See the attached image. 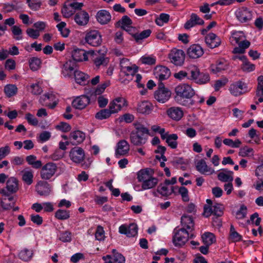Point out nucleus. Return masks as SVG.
<instances>
[{"mask_svg": "<svg viewBox=\"0 0 263 263\" xmlns=\"http://www.w3.org/2000/svg\"><path fill=\"white\" fill-rule=\"evenodd\" d=\"M246 39L244 33L242 31H234L232 32L230 37V42L233 45L238 44L242 40Z\"/></svg>", "mask_w": 263, "mask_h": 263, "instance_id": "e433bc0d", "label": "nucleus"}, {"mask_svg": "<svg viewBox=\"0 0 263 263\" xmlns=\"http://www.w3.org/2000/svg\"><path fill=\"white\" fill-rule=\"evenodd\" d=\"M140 62L145 65H153L155 64L156 59L154 56H142L140 60Z\"/></svg>", "mask_w": 263, "mask_h": 263, "instance_id": "13d9d810", "label": "nucleus"}, {"mask_svg": "<svg viewBox=\"0 0 263 263\" xmlns=\"http://www.w3.org/2000/svg\"><path fill=\"white\" fill-rule=\"evenodd\" d=\"M33 172L30 170H24L22 172V180L27 185H30L33 182Z\"/></svg>", "mask_w": 263, "mask_h": 263, "instance_id": "c03bdc74", "label": "nucleus"}, {"mask_svg": "<svg viewBox=\"0 0 263 263\" xmlns=\"http://www.w3.org/2000/svg\"><path fill=\"white\" fill-rule=\"evenodd\" d=\"M85 134L80 130L73 131L70 135V139L73 145L82 143L85 140Z\"/></svg>", "mask_w": 263, "mask_h": 263, "instance_id": "c85d7f7f", "label": "nucleus"}, {"mask_svg": "<svg viewBox=\"0 0 263 263\" xmlns=\"http://www.w3.org/2000/svg\"><path fill=\"white\" fill-rule=\"evenodd\" d=\"M170 18V15L166 13L160 14L159 17L157 18L155 20V22L157 25L162 26L164 23H166L168 22Z\"/></svg>", "mask_w": 263, "mask_h": 263, "instance_id": "0e129e2a", "label": "nucleus"}, {"mask_svg": "<svg viewBox=\"0 0 263 263\" xmlns=\"http://www.w3.org/2000/svg\"><path fill=\"white\" fill-rule=\"evenodd\" d=\"M127 105V101L124 98L118 97L110 103L109 108L112 114H115L119 112L123 107Z\"/></svg>", "mask_w": 263, "mask_h": 263, "instance_id": "2eb2a0df", "label": "nucleus"}, {"mask_svg": "<svg viewBox=\"0 0 263 263\" xmlns=\"http://www.w3.org/2000/svg\"><path fill=\"white\" fill-rule=\"evenodd\" d=\"M238 45V47H236L234 48L233 52L234 53L242 54L245 52L246 49L249 47L250 42L245 39Z\"/></svg>", "mask_w": 263, "mask_h": 263, "instance_id": "4c0bfd02", "label": "nucleus"}, {"mask_svg": "<svg viewBox=\"0 0 263 263\" xmlns=\"http://www.w3.org/2000/svg\"><path fill=\"white\" fill-rule=\"evenodd\" d=\"M205 42L207 46L212 49L220 45L221 40L215 33H210L205 36Z\"/></svg>", "mask_w": 263, "mask_h": 263, "instance_id": "4be33fe9", "label": "nucleus"}, {"mask_svg": "<svg viewBox=\"0 0 263 263\" xmlns=\"http://www.w3.org/2000/svg\"><path fill=\"white\" fill-rule=\"evenodd\" d=\"M35 190L37 193L41 196H48L51 192L50 185L47 182L44 181H39L37 183Z\"/></svg>", "mask_w": 263, "mask_h": 263, "instance_id": "412c9836", "label": "nucleus"}, {"mask_svg": "<svg viewBox=\"0 0 263 263\" xmlns=\"http://www.w3.org/2000/svg\"><path fill=\"white\" fill-rule=\"evenodd\" d=\"M74 77L76 82H81L87 81L89 82V79L90 76L81 71L75 70L74 71Z\"/></svg>", "mask_w": 263, "mask_h": 263, "instance_id": "79ce46f5", "label": "nucleus"}, {"mask_svg": "<svg viewBox=\"0 0 263 263\" xmlns=\"http://www.w3.org/2000/svg\"><path fill=\"white\" fill-rule=\"evenodd\" d=\"M89 19V15L88 13L85 11H81L78 12L74 17L75 22L79 26L86 25L88 23Z\"/></svg>", "mask_w": 263, "mask_h": 263, "instance_id": "cd10ccee", "label": "nucleus"}, {"mask_svg": "<svg viewBox=\"0 0 263 263\" xmlns=\"http://www.w3.org/2000/svg\"><path fill=\"white\" fill-rule=\"evenodd\" d=\"M26 161L29 165L33 168H40L42 165L41 160H36V157L34 155H29L26 157Z\"/></svg>", "mask_w": 263, "mask_h": 263, "instance_id": "49530a36", "label": "nucleus"}, {"mask_svg": "<svg viewBox=\"0 0 263 263\" xmlns=\"http://www.w3.org/2000/svg\"><path fill=\"white\" fill-rule=\"evenodd\" d=\"M187 79L189 80H196L199 78V82H206L210 80L209 75L208 74H203L200 73L199 69L196 67H194L189 71Z\"/></svg>", "mask_w": 263, "mask_h": 263, "instance_id": "9b49d317", "label": "nucleus"}, {"mask_svg": "<svg viewBox=\"0 0 263 263\" xmlns=\"http://www.w3.org/2000/svg\"><path fill=\"white\" fill-rule=\"evenodd\" d=\"M189 238V231L184 229H175L173 242L176 247H182Z\"/></svg>", "mask_w": 263, "mask_h": 263, "instance_id": "7ed1b4c3", "label": "nucleus"}, {"mask_svg": "<svg viewBox=\"0 0 263 263\" xmlns=\"http://www.w3.org/2000/svg\"><path fill=\"white\" fill-rule=\"evenodd\" d=\"M153 109L152 104L147 101H143L138 103L137 110L141 114L149 115Z\"/></svg>", "mask_w": 263, "mask_h": 263, "instance_id": "a878e982", "label": "nucleus"}, {"mask_svg": "<svg viewBox=\"0 0 263 263\" xmlns=\"http://www.w3.org/2000/svg\"><path fill=\"white\" fill-rule=\"evenodd\" d=\"M57 171V165L53 162H49L44 165L41 171V177L44 180H49L55 174Z\"/></svg>", "mask_w": 263, "mask_h": 263, "instance_id": "6e6552de", "label": "nucleus"}, {"mask_svg": "<svg viewBox=\"0 0 263 263\" xmlns=\"http://www.w3.org/2000/svg\"><path fill=\"white\" fill-rule=\"evenodd\" d=\"M104 263H125V257L116 250H112L111 255H107L103 257Z\"/></svg>", "mask_w": 263, "mask_h": 263, "instance_id": "dca6fc26", "label": "nucleus"}, {"mask_svg": "<svg viewBox=\"0 0 263 263\" xmlns=\"http://www.w3.org/2000/svg\"><path fill=\"white\" fill-rule=\"evenodd\" d=\"M69 157L73 162L80 163L83 162L85 159V152L82 148L80 147H74L70 150L69 152Z\"/></svg>", "mask_w": 263, "mask_h": 263, "instance_id": "ddd939ff", "label": "nucleus"}, {"mask_svg": "<svg viewBox=\"0 0 263 263\" xmlns=\"http://www.w3.org/2000/svg\"><path fill=\"white\" fill-rule=\"evenodd\" d=\"M196 167L199 173L204 175H211L215 172L214 170L208 166L205 161L203 159L197 162Z\"/></svg>", "mask_w": 263, "mask_h": 263, "instance_id": "b1692460", "label": "nucleus"}, {"mask_svg": "<svg viewBox=\"0 0 263 263\" xmlns=\"http://www.w3.org/2000/svg\"><path fill=\"white\" fill-rule=\"evenodd\" d=\"M151 177V176L147 170H141L138 173L137 178L138 181L142 183Z\"/></svg>", "mask_w": 263, "mask_h": 263, "instance_id": "69168bd1", "label": "nucleus"}, {"mask_svg": "<svg viewBox=\"0 0 263 263\" xmlns=\"http://www.w3.org/2000/svg\"><path fill=\"white\" fill-rule=\"evenodd\" d=\"M29 64L30 68L32 71H36L41 67V61L38 58L33 57L29 59Z\"/></svg>", "mask_w": 263, "mask_h": 263, "instance_id": "09e8293b", "label": "nucleus"}, {"mask_svg": "<svg viewBox=\"0 0 263 263\" xmlns=\"http://www.w3.org/2000/svg\"><path fill=\"white\" fill-rule=\"evenodd\" d=\"M161 139L165 140L168 146L171 148L176 149L177 147L178 136L176 134H170L168 132H166L164 135V138Z\"/></svg>", "mask_w": 263, "mask_h": 263, "instance_id": "bb28decb", "label": "nucleus"}, {"mask_svg": "<svg viewBox=\"0 0 263 263\" xmlns=\"http://www.w3.org/2000/svg\"><path fill=\"white\" fill-rule=\"evenodd\" d=\"M237 19L241 23H246L252 18V12L246 7L237 9L235 13Z\"/></svg>", "mask_w": 263, "mask_h": 263, "instance_id": "f8f14e48", "label": "nucleus"}, {"mask_svg": "<svg viewBox=\"0 0 263 263\" xmlns=\"http://www.w3.org/2000/svg\"><path fill=\"white\" fill-rule=\"evenodd\" d=\"M204 24V21L195 13H192L190 18L186 21L184 25L186 29H190L196 25H202Z\"/></svg>", "mask_w": 263, "mask_h": 263, "instance_id": "5701e85b", "label": "nucleus"}, {"mask_svg": "<svg viewBox=\"0 0 263 263\" xmlns=\"http://www.w3.org/2000/svg\"><path fill=\"white\" fill-rule=\"evenodd\" d=\"M223 143L225 145L232 148H238L241 144V141L238 139L233 141L231 139L226 138L223 140Z\"/></svg>", "mask_w": 263, "mask_h": 263, "instance_id": "8fccbe9b", "label": "nucleus"}, {"mask_svg": "<svg viewBox=\"0 0 263 263\" xmlns=\"http://www.w3.org/2000/svg\"><path fill=\"white\" fill-rule=\"evenodd\" d=\"M112 112L109 109H105L100 110L96 114V118L99 120H103L108 118Z\"/></svg>", "mask_w": 263, "mask_h": 263, "instance_id": "4d7b16f0", "label": "nucleus"}, {"mask_svg": "<svg viewBox=\"0 0 263 263\" xmlns=\"http://www.w3.org/2000/svg\"><path fill=\"white\" fill-rule=\"evenodd\" d=\"M206 202L207 204L204 206L203 215L205 217H208L213 214V207L211 206L212 201L211 199H207Z\"/></svg>", "mask_w": 263, "mask_h": 263, "instance_id": "680f3d73", "label": "nucleus"}, {"mask_svg": "<svg viewBox=\"0 0 263 263\" xmlns=\"http://www.w3.org/2000/svg\"><path fill=\"white\" fill-rule=\"evenodd\" d=\"M59 238L63 242H70L72 239V234L67 231L61 232L59 235Z\"/></svg>", "mask_w": 263, "mask_h": 263, "instance_id": "bf43d9fd", "label": "nucleus"}, {"mask_svg": "<svg viewBox=\"0 0 263 263\" xmlns=\"http://www.w3.org/2000/svg\"><path fill=\"white\" fill-rule=\"evenodd\" d=\"M58 99L53 92H49L41 96L40 99V103L44 106L53 108L57 104Z\"/></svg>", "mask_w": 263, "mask_h": 263, "instance_id": "9d476101", "label": "nucleus"}, {"mask_svg": "<svg viewBox=\"0 0 263 263\" xmlns=\"http://www.w3.org/2000/svg\"><path fill=\"white\" fill-rule=\"evenodd\" d=\"M227 64L224 60H219L216 61L215 65L212 66V70L215 72H220L222 70L226 69Z\"/></svg>", "mask_w": 263, "mask_h": 263, "instance_id": "a18cd8bd", "label": "nucleus"}, {"mask_svg": "<svg viewBox=\"0 0 263 263\" xmlns=\"http://www.w3.org/2000/svg\"><path fill=\"white\" fill-rule=\"evenodd\" d=\"M203 243L206 246H210L216 241V237L212 233L206 232L202 235Z\"/></svg>", "mask_w": 263, "mask_h": 263, "instance_id": "ea45409f", "label": "nucleus"}, {"mask_svg": "<svg viewBox=\"0 0 263 263\" xmlns=\"http://www.w3.org/2000/svg\"><path fill=\"white\" fill-rule=\"evenodd\" d=\"M5 197H8L7 199L9 202H7L6 198H4L1 201V205L5 210H11L15 205L16 199L14 196L9 194L8 196H5Z\"/></svg>", "mask_w": 263, "mask_h": 263, "instance_id": "2f4dec72", "label": "nucleus"}, {"mask_svg": "<svg viewBox=\"0 0 263 263\" xmlns=\"http://www.w3.org/2000/svg\"><path fill=\"white\" fill-rule=\"evenodd\" d=\"M168 116L175 121H179L183 116V111L179 107H172L167 110Z\"/></svg>", "mask_w": 263, "mask_h": 263, "instance_id": "393cba45", "label": "nucleus"}, {"mask_svg": "<svg viewBox=\"0 0 263 263\" xmlns=\"http://www.w3.org/2000/svg\"><path fill=\"white\" fill-rule=\"evenodd\" d=\"M155 78L159 81L167 79L171 76V71L166 67L162 65H157L153 70Z\"/></svg>", "mask_w": 263, "mask_h": 263, "instance_id": "1a4fd4ad", "label": "nucleus"}, {"mask_svg": "<svg viewBox=\"0 0 263 263\" xmlns=\"http://www.w3.org/2000/svg\"><path fill=\"white\" fill-rule=\"evenodd\" d=\"M181 223L182 227L181 229H186L188 231L192 230L194 224L192 217L185 214L181 217Z\"/></svg>", "mask_w": 263, "mask_h": 263, "instance_id": "c9c22d12", "label": "nucleus"}, {"mask_svg": "<svg viewBox=\"0 0 263 263\" xmlns=\"http://www.w3.org/2000/svg\"><path fill=\"white\" fill-rule=\"evenodd\" d=\"M171 96V91L164 86L163 83H159L158 89L154 93L155 99L163 103L169 100Z\"/></svg>", "mask_w": 263, "mask_h": 263, "instance_id": "39448f33", "label": "nucleus"}, {"mask_svg": "<svg viewBox=\"0 0 263 263\" xmlns=\"http://www.w3.org/2000/svg\"><path fill=\"white\" fill-rule=\"evenodd\" d=\"M152 31L151 29H146L142 31L141 33H137L134 34V39L137 42L148 37L151 34Z\"/></svg>", "mask_w": 263, "mask_h": 263, "instance_id": "6e6d98bb", "label": "nucleus"}, {"mask_svg": "<svg viewBox=\"0 0 263 263\" xmlns=\"http://www.w3.org/2000/svg\"><path fill=\"white\" fill-rule=\"evenodd\" d=\"M62 13L65 17L68 18L71 16L74 13L73 8H72L69 2L64 5L61 10Z\"/></svg>", "mask_w": 263, "mask_h": 263, "instance_id": "5fc2aeb1", "label": "nucleus"}, {"mask_svg": "<svg viewBox=\"0 0 263 263\" xmlns=\"http://www.w3.org/2000/svg\"><path fill=\"white\" fill-rule=\"evenodd\" d=\"M204 53L202 48L198 44H193L187 49V55L191 59H197Z\"/></svg>", "mask_w": 263, "mask_h": 263, "instance_id": "aec40b11", "label": "nucleus"}, {"mask_svg": "<svg viewBox=\"0 0 263 263\" xmlns=\"http://www.w3.org/2000/svg\"><path fill=\"white\" fill-rule=\"evenodd\" d=\"M175 100L179 105L190 107L194 105L195 101L192 97L195 95V90L187 83H180L175 89Z\"/></svg>", "mask_w": 263, "mask_h": 263, "instance_id": "f257e3e1", "label": "nucleus"}, {"mask_svg": "<svg viewBox=\"0 0 263 263\" xmlns=\"http://www.w3.org/2000/svg\"><path fill=\"white\" fill-rule=\"evenodd\" d=\"M85 40L86 43L93 47H98L102 42V36L100 33L96 30H90L86 32Z\"/></svg>", "mask_w": 263, "mask_h": 263, "instance_id": "20e7f679", "label": "nucleus"}, {"mask_svg": "<svg viewBox=\"0 0 263 263\" xmlns=\"http://www.w3.org/2000/svg\"><path fill=\"white\" fill-rule=\"evenodd\" d=\"M96 18L99 23L102 25L107 24L111 20V15L106 10H99L96 15Z\"/></svg>", "mask_w": 263, "mask_h": 263, "instance_id": "7c9ffc66", "label": "nucleus"}, {"mask_svg": "<svg viewBox=\"0 0 263 263\" xmlns=\"http://www.w3.org/2000/svg\"><path fill=\"white\" fill-rule=\"evenodd\" d=\"M247 214V208L245 205H241L240 209L237 211L236 213V217L237 219H242L245 218Z\"/></svg>", "mask_w": 263, "mask_h": 263, "instance_id": "774afa93", "label": "nucleus"}, {"mask_svg": "<svg viewBox=\"0 0 263 263\" xmlns=\"http://www.w3.org/2000/svg\"><path fill=\"white\" fill-rule=\"evenodd\" d=\"M108 86V85L107 84V83H103L101 85L98 86L96 88L93 89L91 95H94L95 97H96L97 95H100L104 91L105 88Z\"/></svg>", "mask_w": 263, "mask_h": 263, "instance_id": "338daca9", "label": "nucleus"}, {"mask_svg": "<svg viewBox=\"0 0 263 263\" xmlns=\"http://www.w3.org/2000/svg\"><path fill=\"white\" fill-rule=\"evenodd\" d=\"M7 194L9 195L16 193L19 190L18 180L14 177H11L6 181V187Z\"/></svg>", "mask_w": 263, "mask_h": 263, "instance_id": "a211bd4d", "label": "nucleus"}, {"mask_svg": "<svg viewBox=\"0 0 263 263\" xmlns=\"http://www.w3.org/2000/svg\"><path fill=\"white\" fill-rule=\"evenodd\" d=\"M72 58L74 61L81 62L87 60L85 50L80 49H74L72 51Z\"/></svg>", "mask_w": 263, "mask_h": 263, "instance_id": "72a5a7b5", "label": "nucleus"}, {"mask_svg": "<svg viewBox=\"0 0 263 263\" xmlns=\"http://www.w3.org/2000/svg\"><path fill=\"white\" fill-rule=\"evenodd\" d=\"M130 151L129 143L124 139L119 140L115 148V156L119 158L121 157L128 155Z\"/></svg>", "mask_w": 263, "mask_h": 263, "instance_id": "423d86ee", "label": "nucleus"}, {"mask_svg": "<svg viewBox=\"0 0 263 263\" xmlns=\"http://www.w3.org/2000/svg\"><path fill=\"white\" fill-rule=\"evenodd\" d=\"M90 99L87 95H81L76 98L72 102L73 107L78 109L85 108L90 103Z\"/></svg>", "mask_w": 263, "mask_h": 263, "instance_id": "f3484780", "label": "nucleus"}, {"mask_svg": "<svg viewBox=\"0 0 263 263\" xmlns=\"http://www.w3.org/2000/svg\"><path fill=\"white\" fill-rule=\"evenodd\" d=\"M229 90L232 95L237 96L248 91L249 89L246 83H232Z\"/></svg>", "mask_w": 263, "mask_h": 263, "instance_id": "6ab92c4d", "label": "nucleus"}, {"mask_svg": "<svg viewBox=\"0 0 263 263\" xmlns=\"http://www.w3.org/2000/svg\"><path fill=\"white\" fill-rule=\"evenodd\" d=\"M138 67L135 64H131L130 65H129L128 67L124 69L122 72L126 75H131L134 77L135 73L138 72Z\"/></svg>", "mask_w": 263, "mask_h": 263, "instance_id": "052dcab7", "label": "nucleus"}, {"mask_svg": "<svg viewBox=\"0 0 263 263\" xmlns=\"http://www.w3.org/2000/svg\"><path fill=\"white\" fill-rule=\"evenodd\" d=\"M135 129L129 135V140L132 144L139 146L145 144L148 139L150 132L149 129L139 122L133 123Z\"/></svg>", "mask_w": 263, "mask_h": 263, "instance_id": "f03ea898", "label": "nucleus"}, {"mask_svg": "<svg viewBox=\"0 0 263 263\" xmlns=\"http://www.w3.org/2000/svg\"><path fill=\"white\" fill-rule=\"evenodd\" d=\"M185 54L181 49L174 48L169 54L171 62L176 66H181L184 62Z\"/></svg>", "mask_w": 263, "mask_h": 263, "instance_id": "0eeeda50", "label": "nucleus"}, {"mask_svg": "<svg viewBox=\"0 0 263 263\" xmlns=\"http://www.w3.org/2000/svg\"><path fill=\"white\" fill-rule=\"evenodd\" d=\"M93 63L96 68L99 69L101 66H106L109 63V59L105 55H98L94 58Z\"/></svg>", "mask_w": 263, "mask_h": 263, "instance_id": "f704fd0d", "label": "nucleus"}, {"mask_svg": "<svg viewBox=\"0 0 263 263\" xmlns=\"http://www.w3.org/2000/svg\"><path fill=\"white\" fill-rule=\"evenodd\" d=\"M66 26V24L64 22H61L57 25V28L64 37H68L70 33L69 29L65 28Z\"/></svg>", "mask_w": 263, "mask_h": 263, "instance_id": "864d4df0", "label": "nucleus"}, {"mask_svg": "<svg viewBox=\"0 0 263 263\" xmlns=\"http://www.w3.org/2000/svg\"><path fill=\"white\" fill-rule=\"evenodd\" d=\"M70 216L69 211L62 209H58L54 214V217L58 220H65Z\"/></svg>", "mask_w": 263, "mask_h": 263, "instance_id": "a19ab883", "label": "nucleus"}, {"mask_svg": "<svg viewBox=\"0 0 263 263\" xmlns=\"http://www.w3.org/2000/svg\"><path fill=\"white\" fill-rule=\"evenodd\" d=\"M242 236L236 232L233 226H231L229 239L232 242H236L242 240Z\"/></svg>", "mask_w": 263, "mask_h": 263, "instance_id": "3c124183", "label": "nucleus"}, {"mask_svg": "<svg viewBox=\"0 0 263 263\" xmlns=\"http://www.w3.org/2000/svg\"><path fill=\"white\" fill-rule=\"evenodd\" d=\"M217 178L221 182H232L233 180V172L228 169H222L218 174Z\"/></svg>", "mask_w": 263, "mask_h": 263, "instance_id": "c756f323", "label": "nucleus"}, {"mask_svg": "<svg viewBox=\"0 0 263 263\" xmlns=\"http://www.w3.org/2000/svg\"><path fill=\"white\" fill-rule=\"evenodd\" d=\"M120 234H125L127 237H134L138 233V227L136 224L131 223L129 225L122 224L119 228Z\"/></svg>", "mask_w": 263, "mask_h": 263, "instance_id": "4468645a", "label": "nucleus"}, {"mask_svg": "<svg viewBox=\"0 0 263 263\" xmlns=\"http://www.w3.org/2000/svg\"><path fill=\"white\" fill-rule=\"evenodd\" d=\"M75 66L74 62L72 60L67 61L64 65L62 73L64 77H70L74 73Z\"/></svg>", "mask_w": 263, "mask_h": 263, "instance_id": "473e14b6", "label": "nucleus"}, {"mask_svg": "<svg viewBox=\"0 0 263 263\" xmlns=\"http://www.w3.org/2000/svg\"><path fill=\"white\" fill-rule=\"evenodd\" d=\"M33 254L32 250L25 248L19 252L18 257L23 261H28L32 258Z\"/></svg>", "mask_w": 263, "mask_h": 263, "instance_id": "58836bf2", "label": "nucleus"}, {"mask_svg": "<svg viewBox=\"0 0 263 263\" xmlns=\"http://www.w3.org/2000/svg\"><path fill=\"white\" fill-rule=\"evenodd\" d=\"M105 238V232L103 228L101 226H98L95 232V238L98 241H103Z\"/></svg>", "mask_w": 263, "mask_h": 263, "instance_id": "e2e57ef3", "label": "nucleus"}, {"mask_svg": "<svg viewBox=\"0 0 263 263\" xmlns=\"http://www.w3.org/2000/svg\"><path fill=\"white\" fill-rule=\"evenodd\" d=\"M157 183V179L151 176L148 179L142 183V188L143 190L151 189L155 187Z\"/></svg>", "mask_w": 263, "mask_h": 263, "instance_id": "37998d69", "label": "nucleus"}, {"mask_svg": "<svg viewBox=\"0 0 263 263\" xmlns=\"http://www.w3.org/2000/svg\"><path fill=\"white\" fill-rule=\"evenodd\" d=\"M157 191L163 196H168L173 192V189L172 187H169L166 185L160 184L158 187Z\"/></svg>", "mask_w": 263, "mask_h": 263, "instance_id": "603ef678", "label": "nucleus"}, {"mask_svg": "<svg viewBox=\"0 0 263 263\" xmlns=\"http://www.w3.org/2000/svg\"><path fill=\"white\" fill-rule=\"evenodd\" d=\"M4 91L7 97H11L16 93L17 88L14 84H8L5 86Z\"/></svg>", "mask_w": 263, "mask_h": 263, "instance_id": "de8ad7c7", "label": "nucleus"}]
</instances>
